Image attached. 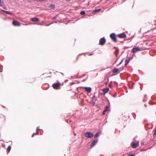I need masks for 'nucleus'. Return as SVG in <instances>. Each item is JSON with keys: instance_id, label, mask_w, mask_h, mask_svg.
Instances as JSON below:
<instances>
[{"instance_id": "obj_64", "label": "nucleus", "mask_w": 156, "mask_h": 156, "mask_svg": "<svg viewBox=\"0 0 156 156\" xmlns=\"http://www.w3.org/2000/svg\"><path fill=\"white\" fill-rule=\"evenodd\" d=\"M120 65V64H119H119H118L117 65V66H118Z\"/></svg>"}, {"instance_id": "obj_46", "label": "nucleus", "mask_w": 156, "mask_h": 156, "mask_svg": "<svg viewBox=\"0 0 156 156\" xmlns=\"http://www.w3.org/2000/svg\"><path fill=\"white\" fill-rule=\"evenodd\" d=\"M79 88H80V87H78L76 88V90L79 91V92L80 91H79Z\"/></svg>"}, {"instance_id": "obj_15", "label": "nucleus", "mask_w": 156, "mask_h": 156, "mask_svg": "<svg viewBox=\"0 0 156 156\" xmlns=\"http://www.w3.org/2000/svg\"><path fill=\"white\" fill-rule=\"evenodd\" d=\"M101 133V131H99L97 132L94 135V137L95 138H97L98 137L99 135Z\"/></svg>"}, {"instance_id": "obj_45", "label": "nucleus", "mask_w": 156, "mask_h": 156, "mask_svg": "<svg viewBox=\"0 0 156 156\" xmlns=\"http://www.w3.org/2000/svg\"><path fill=\"white\" fill-rule=\"evenodd\" d=\"M108 81H106V82H105V85L106 86H107V85L108 84Z\"/></svg>"}, {"instance_id": "obj_12", "label": "nucleus", "mask_w": 156, "mask_h": 156, "mask_svg": "<svg viewBox=\"0 0 156 156\" xmlns=\"http://www.w3.org/2000/svg\"><path fill=\"white\" fill-rule=\"evenodd\" d=\"M112 72L113 73H116L118 74L120 72V71L119 70V69L118 68H115L113 69Z\"/></svg>"}, {"instance_id": "obj_5", "label": "nucleus", "mask_w": 156, "mask_h": 156, "mask_svg": "<svg viewBox=\"0 0 156 156\" xmlns=\"http://www.w3.org/2000/svg\"><path fill=\"white\" fill-rule=\"evenodd\" d=\"M106 42V39L105 37L101 38L99 40V44L101 46L105 44Z\"/></svg>"}, {"instance_id": "obj_7", "label": "nucleus", "mask_w": 156, "mask_h": 156, "mask_svg": "<svg viewBox=\"0 0 156 156\" xmlns=\"http://www.w3.org/2000/svg\"><path fill=\"white\" fill-rule=\"evenodd\" d=\"M12 24L16 27H19L21 25L20 23L18 21L14 20L12 21Z\"/></svg>"}, {"instance_id": "obj_10", "label": "nucleus", "mask_w": 156, "mask_h": 156, "mask_svg": "<svg viewBox=\"0 0 156 156\" xmlns=\"http://www.w3.org/2000/svg\"><path fill=\"white\" fill-rule=\"evenodd\" d=\"M98 139L94 140L92 141L90 145V148H92L94 147L98 143Z\"/></svg>"}, {"instance_id": "obj_31", "label": "nucleus", "mask_w": 156, "mask_h": 156, "mask_svg": "<svg viewBox=\"0 0 156 156\" xmlns=\"http://www.w3.org/2000/svg\"><path fill=\"white\" fill-rule=\"evenodd\" d=\"M135 154H129L127 155V156H135Z\"/></svg>"}, {"instance_id": "obj_51", "label": "nucleus", "mask_w": 156, "mask_h": 156, "mask_svg": "<svg viewBox=\"0 0 156 156\" xmlns=\"http://www.w3.org/2000/svg\"><path fill=\"white\" fill-rule=\"evenodd\" d=\"M115 56L117 58V56H118V54H117V53H115Z\"/></svg>"}, {"instance_id": "obj_49", "label": "nucleus", "mask_w": 156, "mask_h": 156, "mask_svg": "<svg viewBox=\"0 0 156 156\" xmlns=\"http://www.w3.org/2000/svg\"><path fill=\"white\" fill-rule=\"evenodd\" d=\"M87 80V79L85 78L84 79H83L82 80V82H84L85 81H86Z\"/></svg>"}, {"instance_id": "obj_58", "label": "nucleus", "mask_w": 156, "mask_h": 156, "mask_svg": "<svg viewBox=\"0 0 156 156\" xmlns=\"http://www.w3.org/2000/svg\"><path fill=\"white\" fill-rule=\"evenodd\" d=\"M63 76H64V74L62 73H60Z\"/></svg>"}, {"instance_id": "obj_24", "label": "nucleus", "mask_w": 156, "mask_h": 156, "mask_svg": "<svg viewBox=\"0 0 156 156\" xmlns=\"http://www.w3.org/2000/svg\"><path fill=\"white\" fill-rule=\"evenodd\" d=\"M39 132H38L37 130H36V132L35 133H34L32 135V137H33L34 136V134L38 135L39 134Z\"/></svg>"}, {"instance_id": "obj_13", "label": "nucleus", "mask_w": 156, "mask_h": 156, "mask_svg": "<svg viewBox=\"0 0 156 156\" xmlns=\"http://www.w3.org/2000/svg\"><path fill=\"white\" fill-rule=\"evenodd\" d=\"M109 89L108 87H106L102 89V91L104 92L105 94L107 93L109 91Z\"/></svg>"}, {"instance_id": "obj_47", "label": "nucleus", "mask_w": 156, "mask_h": 156, "mask_svg": "<svg viewBox=\"0 0 156 156\" xmlns=\"http://www.w3.org/2000/svg\"><path fill=\"white\" fill-rule=\"evenodd\" d=\"M79 73H78L76 75V77H78V75H79Z\"/></svg>"}, {"instance_id": "obj_53", "label": "nucleus", "mask_w": 156, "mask_h": 156, "mask_svg": "<svg viewBox=\"0 0 156 156\" xmlns=\"http://www.w3.org/2000/svg\"><path fill=\"white\" fill-rule=\"evenodd\" d=\"M75 83L74 82H72V83H71V84L72 85V84H74Z\"/></svg>"}, {"instance_id": "obj_22", "label": "nucleus", "mask_w": 156, "mask_h": 156, "mask_svg": "<svg viewBox=\"0 0 156 156\" xmlns=\"http://www.w3.org/2000/svg\"><path fill=\"white\" fill-rule=\"evenodd\" d=\"M11 147L10 145H9L8 147L7 148V152H8V153H9L10 151L11 150Z\"/></svg>"}, {"instance_id": "obj_48", "label": "nucleus", "mask_w": 156, "mask_h": 156, "mask_svg": "<svg viewBox=\"0 0 156 156\" xmlns=\"http://www.w3.org/2000/svg\"><path fill=\"white\" fill-rule=\"evenodd\" d=\"M67 2H70L71 0H65Z\"/></svg>"}, {"instance_id": "obj_30", "label": "nucleus", "mask_w": 156, "mask_h": 156, "mask_svg": "<svg viewBox=\"0 0 156 156\" xmlns=\"http://www.w3.org/2000/svg\"><path fill=\"white\" fill-rule=\"evenodd\" d=\"M153 131L154 132V135H156V126L155 127Z\"/></svg>"}, {"instance_id": "obj_33", "label": "nucleus", "mask_w": 156, "mask_h": 156, "mask_svg": "<svg viewBox=\"0 0 156 156\" xmlns=\"http://www.w3.org/2000/svg\"><path fill=\"white\" fill-rule=\"evenodd\" d=\"M83 53H80V54L77 56V58H76V60H77L78 59V57H79V56L80 55H83Z\"/></svg>"}, {"instance_id": "obj_16", "label": "nucleus", "mask_w": 156, "mask_h": 156, "mask_svg": "<svg viewBox=\"0 0 156 156\" xmlns=\"http://www.w3.org/2000/svg\"><path fill=\"white\" fill-rule=\"evenodd\" d=\"M48 7L52 9H54L55 8V5L54 4H51L49 5Z\"/></svg>"}, {"instance_id": "obj_32", "label": "nucleus", "mask_w": 156, "mask_h": 156, "mask_svg": "<svg viewBox=\"0 0 156 156\" xmlns=\"http://www.w3.org/2000/svg\"><path fill=\"white\" fill-rule=\"evenodd\" d=\"M107 111H106L104 109V110L102 112V114L103 115H105V113Z\"/></svg>"}, {"instance_id": "obj_59", "label": "nucleus", "mask_w": 156, "mask_h": 156, "mask_svg": "<svg viewBox=\"0 0 156 156\" xmlns=\"http://www.w3.org/2000/svg\"><path fill=\"white\" fill-rule=\"evenodd\" d=\"M108 105H110V101H109L108 102Z\"/></svg>"}, {"instance_id": "obj_3", "label": "nucleus", "mask_w": 156, "mask_h": 156, "mask_svg": "<svg viewBox=\"0 0 156 156\" xmlns=\"http://www.w3.org/2000/svg\"><path fill=\"white\" fill-rule=\"evenodd\" d=\"M61 84V83L58 82L53 83L52 84V87L54 89L57 90L58 88H60V85Z\"/></svg>"}, {"instance_id": "obj_38", "label": "nucleus", "mask_w": 156, "mask_h": 156, "mask_svg": "<svg viewBox=\"0 0 156 156\" xmlns=\"http://www.w3.org/2000/svg\"><path fill=\"white\" fill-rule=\"evenodd\" d=\"M57 18V16H55L52 18V19L53 20H55Z\"/></svg>"}, {"instance_id": "obj_14", "label": "nucleus", "mask_w": 156, "mask_h": 156, "mask_svg": "<svg viewBox=\"0 0 156 156\" xmlns=\"http://www.w3.org/2000/svg\"><path fill=\"white\" fill-rule=\"evenodd\" d=\"M110 105H107L105 108L104 110L107 112L108 111H110Z\"/></svg>"}, {"instance_id": "obj_40", "label": "nucleus", "mask_w": 156, "mask_h": 156, "mask_svg": "<svg viewBox=\"0 0 156 156\" xmlns=\"http://www.w3.org/2000/svg\"><path fill=\"white\" fill-rule=\"evenodd\" d=\"M48 74V73H43V75H46V77H50V76H48L47 75V74Z\"/></svg>"}, {"instance_id": "obj_17", "label": "nucleus", "mask_w": 156, "mask_h": 156, "mask_svg": "<svg viewBox=\"0 0 156 156\" xmlns=\"http://www.w3.org/2000/svg\"><path fill=\"white\" fill-rule=\"evenodd\" d=\"M6 11L5 10L2 9H1L0 12L4 15H6Z\"/></svg>"}, {"instance_id": "obj_9", "label": "nucleus", "mask_w": 156, "mask_h": 156, "mask_svg": "<svg viewBox=\"0 0 156 156\" xmlns=\"http://www.w3.org/2000/svg\"><path fill=\"white\" fill-rule=\"evenodd\" d=\"M117 36L120 38H125L126 37V35L124 32L119 34L117 35Z\"/></svg>"}, {"instance_id": "obj_44", "label": "nucleus", "mask_w": 156, "mask_h": 156, "mask_svg": "<svg viewBox=\"0 0 156 156\" xmlns=\"http://www.w3.org/2000/svg\"><path fill=\"white\" fill-rule=\"evenodd\" d=\"M108 86L109 87L112 88V84H109L108 85Z\"/></svg>"}, {"instance_id": "obj_18", "label": "nucleus", "mask_w": 156, "mask_h": 156, "mask_svg": "<svg viewBox=\"0 0 156 156\" xmlns=\"http://www.w3.org/2000/svg\"><path fill=\"white\" fill-rule=\"evenodd\" d=\"M101 8H98L97 9H95L93 10V12H98L101 10Z\"/></svg>"}, {"instance_id": "obj_25", "label": "nucleus", "mask_w": 156, "mask_h": 156, "mask_svg": "<svg viewBox=\"0 0 156 156\" xmlns=\"http://www.w3.org/2000/svg\"><path fill=\"white\" fill-rule=\"evenodd\" d=\"M3 5H5L4 2V1H1V3H0V6H2Z\"/></svg>"}, {"instance_id": "obj_60", "label": "nucleus", "mask_w": 156, "mask_h": 156, "mask_svg": "<svg viewBox=\"0 0 156 156\" xmlns=\"http://www.w3.org/2000/svg\"><path fill=\"white\" fill-rule=\"evenodd\" d=\"M68 81V79H66L65 80V81H66V82H67Z\"/></svg>"}, {"instance_id": "obj_2", "label": "nucleus", "mask_w": 156, "mask_h": 156, "mask_svg": "<svg viewBox=\"0 0 156 156\" xmlns=\"http://www.w3.org/2000/svg\"><path fill=\"white\" fill-rule=\"evenodd\" d=\"M116 36V35L114 33H111L109 35L112 41L115 42H116L117 41Z\"/></svg>"}, {"instance_id": "obj_34", "label": "nucleus", "mask_w": 156, "mask_h": 156, "mask_svg": "<svg viewBox=\"0 0 156 156\" xmlns=\"http://www.w3.org/2000/svg\"><path fill=\"white\" fill-rule=\"evenodd\" d=\"M151 98L152 99H156V97L155 96H152L151 97Z\"/></svg>"}, {"instance_id": "obj_19", "label": "nucleus", "mask_w": 156, "mask_h": 156, "mask_svg": "<svg viewBox=\"0 0 156 156\" xmlns=\"http://www.w3.org/2000/svg\"><path fill=\"white\" fill-rule=\"evenodd\" d=\"M125 66H126L127 64L129 63V59H127L126 58L125 60Z\"/></svg>"}, {"instance_id": "obj_6", "label": "nucleus", "mask_w": 156, "mask_h": 156, "mask_svg": "<svg viewBox=\"0 0 156 156\" xmlns=\"http://www.w3.org/2000/svg\"><path fill=\"white\" fill-rule=\"evenodd\" d=\"M139 145V143L138 142H133L131 144V147L133 148H136Z\"/></svg>"}, {"instance_id": "obj_50", "label": "nucleus", "mask_w": 156, "mask_h": 156, "mask_svg": "<svg viewBox=\"0 0 156 156\" xmlns=\"http://www.w3.org/2000/svg\"><path fill=\"white\" fill-rule=\"evenodd\" d=\"M94 55V54L93 53H91L89 54V55L91 56V55Z\"/></svg>"}, {"instance_id": "obj_11", "label": "nucleus", "mask_w": 156, "mask_h": 156, "mask_svg": "<svg viewBox=\"0 0 156 156\" xmlns=\"http://www.w3.org/2000/svg\"><path fill=\"white\" fill-rule=\"evenodd\" d=\"M30 20L32 21L35 22H38L40 21V19L36 17L31 18Z\"/></svg>"}, {"instance_id": "obj_4", "label": "nucleus", "mask_w": 156, "mask_h": 156, "mask_svg": "<svg viewBox=\"0 0 156 156\" xmlns=\"http://www.w3.org/2000/svg\"><path fill=\"white\" fill-rule=\"evenodd\" d=\"M142 50L139 46H134L131 50V52L135 53L137 52Z\"/></svg>"}, {"instance_id": "obj_36", "label": "nucleus", "mask_w": 156, "mask_h": 156, "mask_svg": "<svg viewBox=\"0 0 156 156\" xmlns=\"http://www.w3.org/2000/svg\"><path fill=\"white\" fill-rule=\"evenodd\" d=\"M117 93H115L114 94L112 95V96L113 97L115 98L116 96L117 95Z\"/></svg>"}, {"instance_id": "obj_37", "label": "nucleus", "mask_w": 156, "mask_h": 156, "mask_svg": "<svg viewBox=\"0 0 156 156\" xmlns=\"http://www.w3.org/2000/svg\"><path fill=\"white\" fill-rule=\"evenodd\" d=\"M133 58V57L132 58V57H128L127 58V59H129V61H130L131 60V59H132Z\"/></svg>"}, {"instance_id": "obj_39", "label": "nucleus", "mask_w": 156, "mask_h": 156, "mask_svg": "<svg viewBox=\"0 0 156 156\" xmlns=\"http://www.w3.org/2000/svg\"><path fill=\"white\" fill-rule=\"evenodd\" d=\"M123 59H122L121 60V61L119 63V64L121 65L123 62Z\"/></svg>"}, {"instance_id": "obj_1", "label": "nucleus", "mask_w": 156, "mask_h": 156, "mask_svg": "<svg viewBox=\"0 0 156 156\" xmlns=\"http://www.w3.org/2000/svg\"><path fill=\"white\" fill-rule=\"evenodd\" d=\"M84 135L87 138L91 139L94 136V133L90 132H86L84 133Z\"/></svg>"}, {"instance_id": "obj_54", "label": "nucleus", "mask_w": 156, "mask_h": 156, "mask_svg": "<svg viewBox=\"0 0 156 156\" xmlns=\"http://www.w3.org/2000/svg\"><path fill=\"white\" fill-rule=\"evenodd\" d=\"M39 126H38V127H37V128H36V130H37L38 129H39Z\"/></svg>"}, {"instance_id": "obj_23", "label": "nucleus", "mask_w": 156, "mask_h": 156, "mask_svg": "<svg viewBox=\"0 0 156 156\" xmlns=\"http://www.w3.org/2000/svg\"><path fill=\"white\" fill-rule=\"evenodd\" d=\"M80 14L81 15H84L86 14V12L85 10H82L80 12Z\"/></svg>"}, {"instance_id": "obj_42", "label": "nucleus", "mask_w": 156, "mask_h": 156, "mask_svg": "<svg viewBox=\"0 0 156 156\" xmlns=\"http://www.w3.org/2000/svg\"><path fill=\"white\" fill-rule=\"evenodd\" d=\"M102 95H105V94H105L104 92H101L100 93Z\"/></svg>"}, {"instance_id": "obj_43", "label": "nucleus", "mask_w": 156, "mask_h": 156, "mask_svg": "<svg viewBox=\"0 0 156 156\" xmlns=\"http://www.w3.org/2000/svg\"><path fill=\"white\" fill-rule=\"evenodd\" d=\"M86 74L85 73L83 74L81 77L80 78H82L84 76H85L86 75Z\"/></svg>"}, {"instance_id": "obj_21", "label": "nucleus", "mask_w": 156, "mask_h": 156, "mask_svg": "<svg viewBox=\"0 0 156 156\" xmlns=\"http://www.w3.org/2000/svg\"><path fill=\"white\" fill-rule=\"evenodd\" d=\"M6 15L7 14H10L11 15H13V13L12 12L9 11H6Z\"/></svg>"}, {"instance_id": "obj_35", "label": "nucleus", "mask_w": 156, "mask_h": 156, "mask_svg": "<svg viewBox=\"0 0 156 156\" xmlns=\"http://www.w3.org/2000/svg\"><path fill=\"white\" fill-rule=\"evenodd\" d=\"M3 6V8L5 9H7V7H6V6L5 5H3V6Z\"/></svg>"}, {"instance_id": "obj_56", "label": "nucleus", "mask_w": 156, "mask_h": 156, "mask_svg": "<svg viewBox=\"0 0 156 156\" xmlns=\"http://www.w3.org/2000/svg\"><path fill=\"white\" fill-rule=\"evenodd\" d=\"M117 48L115 46L113 47V48H115V49H116V48Z\"/></svg>"}, {"instance_id": "obj_52", "label": "nucleus", "mask_w": 156, "mask_h": 156, "mask_svg": "<svg viewBox=\"0 0 156 156\" xmlns=\"http://www.w3.org/2000/svg\"><path fill=\"white\" fill-rule=\"evenodd\" d=\"M50 25H51V24H50V23H49L48 24H47L46 25V26H50Z\"/></svg>"}, {"instance_id": "obj_26", "label": "nucleus", "mask_w": 156, "mask_h": 156, "mask_svg": "<svg viewBox=\"0 0 156 156\" xmlns=\"http://www.w3.org/2000/svg\"><path fill=\"white\" fill-rule=\"evenodd\" d=\"M3 66L2 65H0V72H2L3 71Z\"/></svg>"}, {"instance_id": "obj_61", "label": "nucleus", "mask_w": 156, "mask_h": 156, "mask_svg": "<svg viewBox=\"0 0 156 156\" xmlns=\"http://www.w3.org/2000/svg\"><path fill=\"white\" fill-rule=\"evenodd\" d=\"M144 106H145L146 107H147V105L146 104H145V105H144Z\"/></svg>"}, {"instance_id": "obj_20", "label": "nucleus", "mask_w": 156, "mask_h": 156, "mask_svg": "<svg viewBox=\"0 0 156 156\" xmlns=\"http://www.w3.org/2000/svg\"><path fill=\"white\" fill-rule=\"evenodd\" d=\"M96 101L95 100V99H91V103L92 104V105H94L95 104V101Z\"/></svg>"}, {"instance_id": "obj_8", "label": "nucleus", "mask_w": 156, "mask_h": 156, "mask_svg": "<svg viewBox=\"0 0 156 156\" xmlns=\"http://www.w3.org/2000/svg\"><path fill=\"white\" fill-rule=\"evenodd\" d=\"M82 87L85 89V91L87 92L88 93H90L92 90V88L90 87Z\"/></svg>"}, {"instance_id": "obj_29", "label": "nucleus", "mask_w": 156, "mask_h": 156, "mask_svg": "<svg viewBox=\"0 0 156 156\" xmlns=\"http://www.w3.org/2000/svg\"><path fill=\"white\" fill-rule=\"evenodd\" d=\"M91 99H95V101H97V98L96 97V96L95 95H94L93 97H92Z\"/></svg>"}, {"instance_id": "obj_57", "label": "nucleus", "mask_w": 156, "mask_h": 156, "mask_svg": "<svg viewBox=\"0 0 156 156\" xmlns=\"http://www.w3.org/2000/svg\"><path fill=\"white\" fill-rule=\"evenodd\" d=\"M54 23V22H50V24H52L53 23Z\"/></svg>"}, {"instance_id": "obj_27", "label": "nucleus", "mask_w": 156, "mask_h": 156, "mask_svg": "<svg viewBox=\"0 0 156 156\" xmlns=\"http://www.w3.org/2000/svg\"><path fill=\"white\" fill-rule=\"evenodd\" d=\"M119 50L118 48H116V49H115V51L114 52V53H117L119 54Z\"/></svg>"}, {"instance_id": "obj_41", "label": "nucleus", "mask_w": 156, "mask_h": 156, "mask_svg": "<svg viewBox=\"0 0 156 156\" xmlns=\"http://www.w3.org/2000/svg\"><path fill=\"white\" fill-rule=\"evenodd\" d=\"M119 58H117L115 62L113 64H115L117 62V61L119 59Z\"/></svg>"}, {"instance_id": "obj_62", "label": "nucleus", "mask_w": 156, "mask_h": 156, "mask_svg": "<svg viewBox=\"0 0 156 156\" xmlns=\"http://www.w3.org/2000/svg\"><path fill=\"white\" fill-rule=\"evenodd\" d=\"M143 102H146V100H145L144 99V100H143Z\"/></svg>"}, {"instance_id": "obj_55", "label": "nucleus", "mask_w": 156, "mask_h": 156, "mask_svg": "<svg viewBox=\"0 0 156 156\" xmlns=\"http://www.w3.org/2000/svg\"><path fill=\"white\" fill-rule=\"evenodd\" d=\"M114 82L115 84L118 85V83H117L116 82L114 81Z\"/></svg>"}, {"instance_id": "obj_28", "label": "nucleus", "mask_w": 156, "mask_h": 156, "mask_svg": "<svg viewBox=\"0 0 156 156\" xmlns=\"http://www.w3.org/2000/svg\"><path fill=\"white\" fill-rule=\"evenodd\" d=\"M132 115L133 116L134 119H136V114L135 113H134V112H133L132 113Z\"/></svg>"}, {"instance_id": "obj_63", "label": "nucleus", "mask_w": 156, "mask_h": 156, "mask_svg": "<svg viewBox=\"0 0 156 156\" xmlns=\"http://www.w3.org/2000/svg\"><path fill=\"white\" fill-rule=\"evenodd\" d=\"M140 89H141V90H142V89H143V87H142L141 86L140 87Z\"/></svg>"}]
</instances>
